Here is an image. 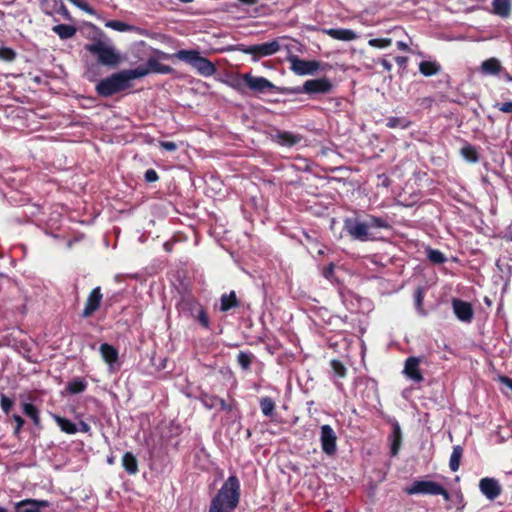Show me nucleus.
<instances>
[{"instance_id": "f257e3e1", "label": "nucleus", "mask_w": 512, "mask_h": 512, "mask_svg": "<svg viewBox=\"0 0 512 512\" xmlns=\"http://www.w3.org/2000/svg\"><path fill=\"white\" fill-rule=\"evenodd\" d=\"M149 73L145 66H139L135 69L122 70L101 80L96 85V91L100 96L109 97L115 93L123 91L130 86V81L142 78Z\"/></svg>"}, {"instance_id": "f03ea898", "label": "nucleus", "mask_w": 512, "mask_h": 512, "mask_svg": "<svg viewBox=\"0 0 512 512\" xmlns=\"http://www.w3.org/2000/svg\"><path fill=\"white\" fill-rule=\"evenodd\" d=\"M239 490V480L230 476L212 499L209 512H232L239 502Z\"/></svg>"}, {"instance_id": "7ed1b4c3", "label": "nucleus", "mask_w": 512, "mask_h": 512, "mask_svg": "<svg viewBox=\"0 0 512 512\" xmlns=\"http://www.w3.org/2000/svg\"><path fill=\"white\" fill-rule=\"evenodd\" d=\"M172 57L189 64L201 76L210 77L216 73L215 65L198 50H178Z\"/></svg>"}, {"instance_id": "20e7f679", "label": "nucleus", "mask_w": 512, "mask_h": 512, "mask_svg": "<svg viewBox=\"0 0 512 512\" xmlns=\"http://www.w3.org/2000/svg\"><path fill=\"white\" fill-rule=\"evenodd\" d=\"M85 49L97 56L98 62L104 66L115 67L122 60L121 55L109 41L97 39L87 44Z\"/></svg>"}, {"instance_id": "39448f33", "label": "nucleus", "mask_w": 512, "mask_h": 512, "mask_svg": "<svg viewBox=\"0 0 512 512\" xmlns=\"http://www.w3.org/2000/svg\"><path fill=\"white\" fill-rule=\"evenodd\" d=\"M405 492L409 495H441L445 500L449 499V494L446 489L437 482L430 480L414 481L409 487L405 488Z\"/></svg>"}, {"instance_id": "423d86ee", "label": "nucleus", "mask_w": 512, "mask_h": 512, "mask_svg": "<svg viewBox=\"0 0 512 512\" xmlns=\"http://www.w3.org/2000/svg\"><path fill=\"white\" fill-rule=\"evenodd\" d=\"M238 50L244 54L252 55L253 61H258L261 57H267L276 54L280 50V43L278 40H273L271 42L250 46L240 45Z\"/></svg>"}, {"instance_id": "0eeeda50", "label": "nucleus", "mask_w": 512, "mask_h": 512, "mask_svg": "<svg viewBox=\"0 0 512 512\" xmlns=\"http://www.w3.org/2000/svg\"><path fill=\"white\" fill-rule=\"evenodd\" d=\"M290 69L297 75H312L320 69V63L315 60H304L295 55L288 57Z\"/></svg>"}, {"instance_id": "6e6552de", "label": "nucleus", "mask_w": 512, "mask_h": 512, "mask_svg": "<svg viewBox=\"0 0 512 512\" xmlns=\"http://www.w3.org/2000/svg\"><path fill=\"white\" fill-rule=\"evenodd\" d=\"M321 447L327 455H333L336 452L337 436L330 425H322L320 433Z\"/></svg>"}, {"instance_id": "1a4fd4ad", "label": "nucleus", "mask_w": 512, "mask_h": 512, "mask_svg": "<svg viewBox=\"0 0 512 512\" xmlns=\"http://www.w3.org/2000/svg\"><path fill=\"white\" fill-rule=\"evenodd\" d=\"M245 84L254 92L263 93L275 89V85L264 77L253 76L250 73L242 75Z\"/></svg>"}, {"instance_id": "9d476101", "label": "nucleus", "mask_w": 512, "mask_h": 512, "mask_svg": "<svg viewBox=\"0 0 512 512\" xmlns=\"http://www.w3.org/2000/svg\"><path fill=\"white\" fill-rule=\"evenodd\" d=\"M332 89L331 82L326 78L307 80L303 85V92L307 94L321 93L325 94Z\"/></svg>"}, {"instance_id": "9b49d317", "label": "nucleus", "mask_w": 512, "mask_h": 512, "mask_svg": "<svg viewBox=\"0 0 512 512\" xmlns=\"http://www.w3.org/2000/svg\"><path fill=\"white\" fill-rule=\"evenodd\" d=\"M421 361L420 357H409L406 359L403 369L404 375L416 383L423 380V375L419 369Z\"/></svg>"}, {"instance_id": "f8f14e48", "label": "nucleus", "mask_w": 512, "mask_h": 512, "mask_svg": "<svg viewBox=\"0 0 512 512\" xmlns=\"http://www.w3.org/2000/svg\"><path fill=\"white\" fill-rule=\"evenodd\" d=\"M345 227L348 233L357 240L366 241L369 235V224L359 221L347 220Z\"/></svg>"}, {"instance_id": "ddd939ff", "label": "nucleus", "mask_w": 512, "mask_h": 512, "mask_svg": "<svg viewBox=\"0 0 512 512\" xmlns=\"http://www.w3.org/2000/svg\"><path fill=\"white\" fill-rule=\"evenodd\" d=\"M480 491L489 500H494L501 493V486L494 478H483L479 483Z\"/></svg>"}, {"instance_id": "4468645a", "label": "nucleus", "mask_w": 512, "mask_h": 512, "mask_svg": "<svg viewBox=\"0 0 512 512\" xmlns=\"http://www.w3.org/2000/svg\"><path fill=\"white\" fill-rule=\"evenodd\" d=\"M102 294L99 287L94 288L89 294L85 308L83 310V317L91 316L100 306Z\"/></svg>"}, {"instance_id": "2eb2a0df", "label": "nucleus", "mask_w": 512, "mask_h": 512, "mask_svg": "<svg viewBox=\"0 0 512 512\" xmlns=\"http://www.w3.org/2000/svg\"><path fill=\"white\" fill-rule=\"evenodd\" d=\"M453 310L457 318L464 322H470L473 317V309L467 302L461 300H453Z\"/></svg>"}, {"instance_id": "dca6fc26", "label": "nucleus", "mask_w": 512, "mask_h": 512, "mask_svg": "<svg viewBox=\"0 0 512 512\" xmlns=\"http://www.w3.org/2000/svg\"><path fill=\"white\" fill-rule=\"evenodd\" d=\"M323 33L330 36L331 38L335 40L340 41H353L358 38V35L356 32H354L351 29H344V28H329L324 29Z\"/></svg>"}, {"instance_id": "f3484780", "label": "nucleus", "mask_w": 512, "mask_h": 512, "mask_svg": "<svg viewBox=\"0 0 512 512\" xmlns=\"http://www.w3.org/2000/svg\"><path fill=\"white\" fill-rule=\"evenodd\" d=\"M49 503L44 500L26 499L16 504L17 512H40V509L47 507Z\"/></svg>"}, {"instance_id": "a211bd4d", "label": "nucleus", "mask_w": 512, "mask_h": 512, "mask_svg": "<svg viewBox=\"0 0 512 512\" xmlns=\"http://www.w3.org/2000/svg\"><path fill=\"white\" fill-rule=\"evenodd\" d=\"M502 69L501 62L495 57L483 61L480 66V71L484 75H498Z\"/></svg>"}, {"instance_id": "6ab92c4d", "label": "nucleus", "mask_w": 512, "mask_h": 512, "mask_svg": "<svg viewBox=\"0 0 512 512\" xmlns=\"http://www.w3.org/2000/svg\"><path fill=\"white\" fill-rule=\"evenodd\" d=\"M274 139L275 141L281 145V146H286V147H291V146H294L296 144H298L300 141H301V137L294 134V133H291V132H278L275 136H274Z\"/></svg>"}, {"instance_id": "aec40b11", "label": "nucleus", "mask_w": 512, "mask_h": 512, "mask_svg": "<svg viewBox=\"0 0 512 512\" xmlns=\"http://www.w3.org/2000/svg\"><path fill=\"white\" fill-rule=\"evenodd\" d=\"M100 353L104 361L112 367L118 360V351L109 344H102L100 346Z\"/></svg>"}, {"instance_id": "412c9836", "label": "nucleus", "mask_w": 512, "mask_h": 512, "mask_svg": "<svg viewBox=\"0 0 512 512\" xmlns=\"http://www.w3.org/2000/svg\"><path fill=\"white\" fill-rule=\"evenodd\" d=\"M122 465L124 469L129 474H136L138 472V462L136 457L130 453L126 452L122 457Z\"/></svg>"}, {"instance_id": "4be33fe9", "label": "nucleus", "mask_w": 512, "mask_h": 512, "mask_svg": "<svg viewBox=\"0 0 512 512\" xmlns=\"http://www.w3.org/2000/svg\"><path fill=\"white\" fill-rule=\"evenodd\" d=\"M493 12L501 17H507L510 13V0H493Z\"/></svg>"}, {"instance_id": "5701e85b", "label": "nucleus", "mask_w": 512, "mask_h": 512, "mask_svg": "<svg viewBox=\"0 0 512 512\" xmlns=\"http://www.w3.org/2000/svg\"><path fill=\"white\" fill-rule=\"evenodd\" d=\"M61 39H70L76 34V28L71 25L59 24L52 28Z\"/></svg>"}, {"instance_id": "b1692460", "label": "nucleus", "mask_w": 512, "mask_h": 512, "mask_svg": "<svg viewBox=\"0 0 512 512\" xmlns=\"http://www.w3.org/2000/svg\"><path fill=\"white\" fill-rule=\"evenodd\" d=\"M53 418L63 432L67 434H75L78 431L76 424L72 421L58 415H54Z\"/></svg>"}, {"instance_id": "393cba45", "label": "nucleus", "mask_w": 512, "mask_h": 512, "mask_svg": "<svg viewBox=\"0 0 512 512\" xmlns=\"http://www.w3.org/2000/svg\"><path fill=\"white\" fill-rule=\"evenodd\" d=\"M237 305L238 301L235 292L232 291L229 294H224L221 296V311H228Z\"/></svg>"}, {"instance_id": "a878e982", "label": "nucleus", "mask_w": 512, "mask_h": 512, "mask_svg": "<svg viewBox=\"0 0 512 512\" xmlns=\"http://www.w3.org/2000/svg\"><path fill=\"white\" fill-rule=\"evenodd\" d=\"M440 67L435 62L423 61L419 64V71L425 76H432L439 72Z\"/></svg>"}, {"instance_id": "bb28decb", "label": "nucleus", "mask_w": 512, "mask_h": 512, "mask_svg": "<svg viewBox=\"0 0 512 512\" xmlns=\"http://www.w3.org/2000/svg\"><path fill=\"white\" fill-rule=\"evenodd\" d=\"M105 26L118 32H128L136 30L135 26L117 20H109L105 23Z\"/></svg>"}, {"instance_id": "cd10ccee", "label": "nucleus", "mask_w": 512, "mask_h": 512, "mask_svg": "<svg viewBox=\"0 0 512 512\" xmlns=\"http://www.w3.org/2000/svg\"><path fill=\"white\" fill-rule=\"evenodd\" d=\"M392 438L391 453L395 456L398 453L401 444V429L398 423H395L393 426Z\"/></svg>"}, {"instance_id": "c85d7f7f", "label": "nucleus", "mask_w": 512, "mask_h": 512, "mask_svg": "<svg viewBox=\"0 0 512 512\" xmlns=\"http://www.w3.org/2000/svg\"><path fill=\"white\" fill-rule=\"evenodd\" d=\"M462 453H463V450L460 446H455L453 448V451H452V454H451L450 460H449V466L453 472H455L459 469Z\"/></svg>"}, {"instance_id": "c756f323", "label": "nucleus", "mask_w": 512, "mask_h": 512, "mask_svg": "<svg viewBox=\"0 0 512 512\" xmlns=\"http://www.w3.org/2000/svg\"><path fill=\"white\" fill-rule=\"evenodd\" d=\"M410 125V122L406 118H400V117H390L387 119L386 126L394 129V128H400V129H406Z\"/></svg>"}, {"instance_id": "7c9ffc66", "label": "nucleus", "mask_w": 512, "mask_h": 512, "mask_svg": "<svg viewBox=\"0 0 512 512\" xmlns=\"http://www.w3.org/2000/svg\"><path fill=\"white\" fill-rule=\"evenodd\" d=\"M260 408L265 416H271L275 409V403L271 398L264 397L260 401Z\"/></svg>"}, {"instance_id": "2f4dec72", "label": "nucleus", "mask_w": 512, "mask_h": 512, "mask_svg": "<svg viewBox=\"0 0 512 512\" xmlns=\"http://www.w3.org/2000/svg\"><path fill=\"white\" fill-rule=\"evenodd\" d=\"M23 410H24V413L28 417H30L36 425L39 424V422H40L39 412H38V409L33 404L25 403L23 405Z\"/></svg>"}, {"instance_id": "473e14b6", "label": "nucleus", "mask_w": 512, "mask_h": 512, "mask_svg": "<svg viewBox=\"0 0 512 512\" xmlns=\"http://www.w3.org/2000/svg\"><path fill=\"white\" fill-rule=\"evenodd\" d=\"M86 383L80 379H75L71 381L68 386L67 390L72 394L81 393L85 390Z\"/></svg>"}, {"instance_id": "72a5a7b5", "label": "nucleus", "mask_w": 512, "mask_h": 512, "mask_svg": "<svg viewBox=\"0 0 512 512\" xmlns=\"http://www.w3.org/2000/svg\"><path fill=\"white\" fill-rule=\"evenodd\" d=\"M462 156L471 161V162H477L478 161V155L474 147L471 145H466L461 149Z\"/></svg>"}, {"instance_id": "f704fd0d", "label": "nucleus", "mask_w": 512, "mask_h": 512, "mask_svg": "<svg viewBox=\"0 0 512 512\" xmlns=\"http://www.w3.org/2000/svg\"><path fill=\"white\" fill-rule=\"evenodd\" d=\"M427 255L428 259L435 264H442L446 261L444 254L439 250L429 249Z\"/></svg>"}, {"instance_id": "c9c22d12", "label": "nucleus", "mask_w": 512, "mask_h": 512, "mask_svg": "<svg viewBox=\"0 0 512 512\" xmlns=\"http://www.w3.org/2000/svg\"><path fill=\"white\" fill-rule=\"evenodd\" d=\"M368 44L369 46L371 47H374V48H386V47H389L391 44H392V39L390 38H375V39H370L368 41Z\"/></svg>"}, {"instance_id": "e433bc0d", "label": "nucleus", "mask_w": 512, "mask_h": 512, "mask_svg": "<svg viewBox=\"0 0 512 512\" xmlns=\"http://www.w3.org/2000/svg\"><path fill=\"white\" fill-rule=\"evenodd\" d=\"M73 5L81 9L82 11L90 14L96 15V11L85 1V0H68Z\"/></svg>"}, {"instance_id": "4c0bfd02", "label": "nucleus", "mask_w": 512, "mask_h": 512, "mask_svg": "<svg viewBox=\"0 0 512 512\" xmlns=\"http://www.w3.org/2000/svg\"><path fill=\"white\" fill-rule=\"evenodd\" d=\"M414 298H415L416 309L418 310V312L420 314H424V310H423L424 290H423V288H421V287L417 288V290L415 291Z\"/></svg>"}, {"instance_id": "58836bf2", "label": "nucleus", "mask_w": 512, "mask_h": 512, "mask_svg": "<svg viewBox=\"0 0 512 512\" xmlns=\"http://www.w3.org/2000/svg\"><path fill=\"white\" fill-rule=\"evenodd\" d=\"M16 58V53L13 49L8 47H0V59L11 62Z\"/></svg>"}, {"instance_id": "ea45409f", "label": "nucleus", "mask_w": 512, "mask_h": 512, "mask_svg": "<svg viewBox=\"0 0 512 512\" xmlns=\"http://www.w3.org/2000/svg\"><path fill=\"white\" fill-rule=\"evenodd\" d=\"M217 401H218V397H216V396H211V395L205 394L201 397V402L207 409L216 408Z\"/></svg>"}, {"instance_id": "a19ab883", "label": "nucleus", "mask_w": 512, "mask_h": 512, "mask_svg": "<svg viewBox=\"0 0 512 512\" xmlns=\"http://www.w3.org/2000/svg\"><path fill=\"white\" fill-rule=\"evenodd\" d=\"M369 227H377V228H388L389 224L386 220L382 218H378L375 216H371L369 218Z\"/></svg>"}, {"instance_id": "79ce46f5", "label": "nucleus", "mask_w": 512, "mask_h": 512, "mask_svg": "<svg viewBox=\"0 0 512 512\" xmlns=\"http://www.w3.org/2000/svg\"><path fill=\"white\" fill-rule=\"evenodd\" d=\"M331 367L333 369V372L339 376V377H344L345 374H346V368L344 367V365L338 361V360H332L331 361Z\"/></svg>"}, {"instance_id": "37998d69", "label": "nucleus", "mask_w": 512, "mask_h": 512, "mask_svg": "<svg viewBox=\"0 0 512 512\" xmlns=\"http://www.w3.org/2000/svg\"><path fill=\"white\" fill-rule=\"evenodd\" d=\"M238 363L243 369H247L250 366L251 358L248 354L241 352L238 355Z\"/></svg>"}, {"instance_id": "c03bdc74", "label": "nucleus", "mask_w": 512, "mask_h": 512, "mask_svg": "<svg viewBox=\"0 0 512 512\" xmlns=\"http://www.w3.org/2000/svg\"><path fill=\"white\" fill-rule=\"evenodd\" d=\"M0 405L2 410L5 413H8L13 405V401L10 398L6 397L5 395H2L0 398Z\"/></svg>"}, {"instance_id": "a18cd8bd", "label": "nucleus", "mask_w": 512, "mask_h": 512, "mask_svg": "<svg viewBox=\"0 0 512 512\" xmlns=\"http://www.w3.org/2000/svg\"><path fill=\"white\" fill-rule=\"evenodd\" d=\"M145 180L147 182H155L158 180V174L154 169H148L145 172Z\"/></svg>"}, {"instance_id": "49530a36", "label": "nucleus", "mask_w": 512, "mask_h": 512, "mask_svg": "<svg viewBox=\"0 0 512 512\" xmlns=\"http://www.w3.org/2000/svg\"><path fill=\"white\" fill-rule=\"evenodd\" d=\"M500 111L504 113H512V101H508L502 104H497Z\"/></svg>"}, {"instance_id": "de8ad7c7", "label": "nucleus", "mask_w": 512, "mask_h": 512, "mask_svg": "<svg viewBox=\"0 0 512 512\" xmlns=\"http://www.w3.org/2000/svg\"><path fill=\"white\" fill-rule=\"evenodd\" d=\"M160 146L168 151H175L177 149V145L171 141H161Z\"/></svg>"}, {"instance_id": "09e8293b", "label": "nucleus", "mask_w": 512, "mask_h": 512, "mask_svg": "<svg viewBox=\"0 0 512 512\" xmlns=\"http://www.w3.org/2000/svg\"><path fill=\"white\" fill-rule=\"evenodd\" d=\"M217 407H219L221 410L228 411V412L232 410V406L221 398H218Z\"/></svg>"}, {"instance_id": "8fccbe9b", "label": "nucleus", "mask_w": 512, "mask_h": 512, "mask_svg": "<svg viewBox=\"0 0 512 512\" xmlns=\"http://www.w3.org/2000/svg\"><path fill=\"white\" fill-rule=\"evenodd\" d=\"M13 419L15 420V422L17 423V427L15 429V433H18L20 431V429L22 428V426L24 425V420L21 416L19 415H14L13 416Z\"/></svg>"}, {"instance_id": "3c124183", "label": "nucleus", "mask_w": 512, "mask_h": 512, "mask_svg": "<svg viewBox=\"0 0 512 512\" xmlns=\"http://www.w3.org/2000/svg\"><path fill=\"white\" fill-rule=\"evenodd\" d=\"M198 319H199L200 323H201L203 326H205V327H207V326H208V323H209V321H208V317H207L206 313H205L203 310H201V311L199 312Z\"/></svg>"}, {"instance_id": "603ef678", "label": "nucleus", "mask_w": 512, "mask_h": 512, "mask_svg": "<svg viewBox=\"0 0 512 512\" xmlns=\"http://www.w3.org/2000/svg\"><path fill=\"white\" fill-rule=\"evenodd\" d=\"M499 381L512 391V379L506 376H500Z\"/></svg>"}, {"instance_id": "864d4df0", "label": "nucleus", "mask_w": 512, "mask_h": 512, "mask_svg": "<svg viewBox=\"0 0 512 512\" xmlns=\"http://www.w3.org/2000/svg\"><path fill=\"white\" fill-rule=\"evenodd\" d=\"M78 430L81 431V432L87 433V432L90 431V426L86 422L82 421V422L79 423V429Z\"/></svg>"}, {"instance_id": "5fc2aeb1", "label": "nucleus", "mask_w": 512, "mask_h": 512, "mask_svg": "<svg viewBox=\"0 0 512 512\" xmlns=\"http://www.w3.org/2000/svg\"><path fill=\"white\" fill-rule=\"evenodd\" d=\"M381 65L383 66V68L386 71H390L392 69V64L389 61H387L386 59L381 60Z\"/></svg>"}, {"instance_id": "6e6d98bb", "label": "nucleus", "mask_w": 512, "mask_h": 512, "mask_svg": "<svg viewBox=\"0 0 512 512\" xmlns=\"http://www.w3.org/2000/svg\"><path fill=\"white\" fill-rule=\"evenodd\" d=\"M397 47L400 49V50H403V51H406L408 50V45L403 42V41H398L397 42Z\"/></svg>"}, {"instance_id": "4d7b16f0", "label": "nucleus", "mask_w": 512, "mask_h": 512, "mask_svg": "<svg viewBox=\"0 0 512 512\" xmlns=\"http://www.w3.org/2000/svg\"><path fill=\"white\" fill-rule=\"evenodd\" d=\"M333 272V265H330L328 268L324 271V276L328 278Z\"/></svg>"}, {"instance_id": "13d9d810", "label": "nucleus", "mask_w": 512, "mask_h": 512, "mask_svg": "<svg viewBox=\"0 0 512 512\" xmlns=\"http://www.w3.org/2000/svg\"><path fill=\"white\" fill-rule=\"evenodd\" d=\"M395 61L397 62V64L399 65H404V63L406 62V58L405 57H401V56H398L395 58Z\"/></svg>"}, {"instance_id": "bf43d9fd", "label": "nucleus", "mask_w": 512, "mask_h": 512, "mask_svg": "<svg viewBox=\"0 0 512 512\" xmlns=\"http://www.w3.org/2000/svg\"><path fill=\"white\" fill-rule=\"evenodd\" d=\"M60 9H61V12H62L63 16L66 17V18H69V12H68V10L66 9V7L63 4L61 5Z\"/></svg>"}, {"instance_id": "052dcab7", "label": "nucleus", "mask_w": 512, "mask_h": 512, "mask_svg": "<svg viewBox=\"0 0 512 512\" xmlns=\"http://www.w3.org/2000/svg\"><path fill=\"white\" fill-rule=\"evenodd\" d=\"M241 3L243 4H247V5H253L257 2V0H239Z\"/></svg>"}, {"instance_id": "680f3d73", "label": "nucleus", "mask_w": 512, "mask_h": 512, "mask_svg": "<svg viewBox=\"0 0 512 512\" xmlns=\"http://www.w3.org/2000/svg\"><path fill=\"white\" fill-rule=\"evenodd\" d=\"M504 78H505V80L512 82V76L509 73H505Z\"/></svg>"}, {"instance_id": "e2e57ef3", "label": "nucleus", "mask_w": 512, "mask_h": 512, "mask_svg": "<svg viewBox=\"0 0 512 512\" xmlns=\"http://www.w3.org/2000/svg\"><path fill=\"white\" fill-rule=\"evenodd\" d=\"M157 71H160V72H163V73H167L169 72L171 69L169 67H165V68H162V69H156Z\"/></svg>"}, {"instance_id": "0e129e2a", "label": "nucleus", "mask_w": 512, "mask_h": 512, "mask_svg": "<svg viewBox=\"0 0 512 512\" xmlns=\"http://www.w3.org/2000/svg\"><path fill=\"white\" fill-rule=\"evenodd\" d=\"M0 512H7L4 508L0 507Z\"/></svg>"}, {"instance_id": "69168bd1", "label": "nucleus", "mask_w": 512, "mask_h": 512, "mask_svg": "<svg viewBox=\"0 0 512 512\" xmlns=\"http://www.w3.org/2000/svg\"><path fill=\"white\" fill-rule=\"evenodd\" d=\"M510 240L512 241V236H511Z\"/></svg>"}]
</instances>
